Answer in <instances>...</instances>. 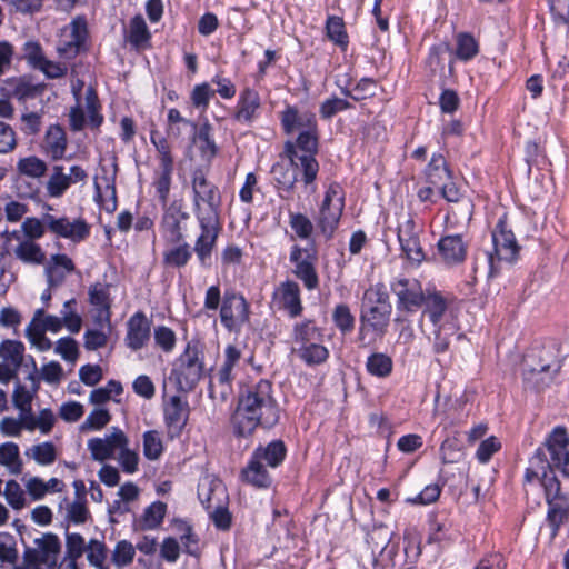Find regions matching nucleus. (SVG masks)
I'll list each match as a JSON object with an SVG mask.
<instances>
[{"mask_svg": "<svg viewBox=\"0 0 569 569\" xmlns=\"http://www.w3.org/2000/svg\"><path fill=\"white\" fill-rule=\"evenodd\" d=\"M192 210L199 223L193 251L202 267L211 264L212 251L221 231V196L218 187L209 181L201 169H196L191 177Z\"/></svg>", "mask_w": 569, "mask_h": 569, "instance_id": "obj_1", "label": "nucleus"}, {"mask_svg": "<svg viewBox=\"0 0 569 569\" xmlns=\"http://www.w3.org/2000/svg\"><path fill=\"white\" fill-rule=\"evenodd\" d=\"M279 419L280 408L273 395L272 383L267 379H260L241 392L230 422L236 437L248 438L258 427H274Z\"/></svg>", "mask_w": 569, "mask_h": 569, "instance_id": "obj_2", "label": "nucleus"}, {"mask_svg": "<svg viewBox=\"0 0 569 569\" xmlns=\"http://www.w3.org/2000/svg\"><path fill=\"white\" fill-rule=\"evenodd\" d=\"M539 482L548 505L547 522L555 538L561 526L569 531V487L562 483L550 469L542 448H537L525 472V486Z\"/></svg>", "mask_w": 569, "mask_h": 569, "instance_id": "obj_3", "label": "nucleus"}, {"mask_svg": "<svg viewBox=\"0 0 569 569\" xmlns=\"http://www.w3.org/2000/svg\"><path fill=\"white\" fill-rule=\"evenodd\" d=\"M427 320L431 326L428 335L429 341L436 353H443L449 349L450 340L459 330L458 310L453 302L438 290H432L427 296L422 308L420 323Z\"/></svg>", "mask_w": 569, "mask_h": 569, "instance_id": "obj_4", "label": "nucleus"}, {"mask_svg": "<svg viewBox=\"0 0 569 569\" xmlns=\"http://www.w3.org/2000/svg\"><path fill=\"white\" fill-rule=\"evenodd\" d=\"M492 249L486 250L475 257V271H479L480 260L482 258L483 268L487 269L489 278L495 277L500 269L501 262L515 263L520 253V246L507 220V214H502L491 231Z\"/></svg>", "mask_w": 569, "mask_h": 569, "instance_id": "obj_5", "label": "nucleus"}, {"mask_svg": "<svg viewBox=\"0 0 569 569\" xmlns=\"http://www.w3.org/2000/svg\"><path fill=\"white\" fill-rule=\"evenodd\" d=\"M319 146L318 127L299 132L296 140H288L283 144L282 154L296 166L301 172V181L310 189L316 191L315 181L319 172V163L316 159Z\"/></svg>", "mask_w": 569, "mask_h": 569, "instance_id": "obj_6", "label": "nucleus"}, {"mask_svg": "<svg viewBox=\"0 0 569 569\" xmlns=\"http://www.w3.org/2000/svg\"><path fill=\"white\" fill-rule=\"evenodd\" d=\"M83 81L72 82L71 91L76 99V106L70 109L69 121L73 131H81L87 124L98 129L103 122L101 104L97 91L92 87L86 89L84 99L81 98Z\"/></svg>", "mask_w": 569, "mask_h": 569, "instance_id": "obj_7", "label": "nucleus"}, {"mask_svg": "<svg viewBox=\"0 0 569 569\" xmlns=\"http://www.w3.org/2000/svg\"><path fill=\"white\" fill-rule=\"evenodd\" d=\"M345 208V193L339 183L332 182L325 191L316 224L319 232L329 240L333 237Z\"/></svg>", "mask_w": 569, "mask_h": 569, "instance_id": "obj_8", "label": "nucleus"}, {"mask_svg": "<svg viewBox=\"0 0 569 569\" xmlns=\"http://www.w3.org/2000/svg\"><path fill=\"white\" fill-rule=\"evenodd\" d=\"M391 291L397 298V309L408 313L423 308L427 296L431 290H423L422 284L415 278L399 277L391 281Z\"/></svg>", "mask_w": 569, "mask_h": 569, "instance_id": "obj_9", "label": "nucleus"}, {"mask_svg": "<svg viewBox=\"0 0 569 569\" xmlns=\"http://www.w3.org/2000/svg\"><path fill=\"white\" fill-rule=\"evenodd\" d=\"M221 325L229 332H239L249 321L250 306L244 297L234 291H226L219 310Z\"/></svg>", "mask_w": 569, "mask_h": 569, "instance_id": "obj_10", "label": "nucleus"}, {"mask_svg": "<svg viewBox=\"0 0 569 569\" xmlns=\"http://www.w3.org/2000/svg\"><path fill=\"white\" fill-rule=\"evenodd\" d=\"M392 309L361 308L358 339L362 346H368L387 333Z\"/></svg>", "mask_w": 569, "mask_h": 569, "instance_id": "obj_11", "label": "nucleus"}, {"mask_svg": "<svg viewBox=\"0 0 569 569\" xmlns=\"http://www.w3.org/2000/svg\"><path fill=\"white\" fill-rule=\"evenodd\" d=\"M88 38L87 21L78 17L60 29L57 51L61 58L72 59L86 49Z\"/></svg>", "mask_w": 569, "mask_h": 569, "instance_id": "obj_12", "label": "nucleus"}, {"mask_svg": "<svg viewBox=\"0 0 569 569\" xmlns=\"http://www.w3.org/2000/svg\"><path fill=\"white\" fill-rule=\"evenodd\" d=\"M43 221L52 234L76 244L87 240L91 232L90 224L82 217L71 220L67 216L56 217L47 213L43 216Z\"/></svg>", "mask_w": 569, "mask_h": 569, "instance_id": "obj_13", "label": "nucleus"}, {"mask_svg": "<svg viewBox=\"0 0 569 569\" xmlns=\"http://www.w3.org/2000/svg\"><path fill=\"white\" fill-rule=\"evenodd\" d=\"M178 361L177 372L180 386L188 389L193 388L201 379L204 370L203 353L198 343L188 342Z\"/></svg>", "mask_w": 569, "mask_h": 569, "instance_id": "obj_14", "label": "nucleus"}, {"mask_svg": "<svg viewBox=\"0 0 569 569\" xmlns=\"http://www.w3.org/2000/svg\"><path fill=\"white\" fill-rule=\"evenodd\" d=\"M290 262L295 266L293 274L300 279L308 290H315L319 286L316 271L317 252L313 248H302L293 244L290 249Z\"/></svg>", "mask_w": 569, "mask_h": 569, "instance_id": "obj_15", "label": "nucleus"}, {"mask_svg": "<svg viewBox=\"0 0 569 569\" xmlns=\"http://www.w3.org/2000/svg\"><path fill=\"white\" fill-rule=\"evenodd\" d=\"M127 443V435L118 427L104 437H94L88 440L87 448L96 461H107L116 458V453Z\"/></svg>", "mask_w": 569, "mask_h": 569, "instance_id": "obj_16", "label": "nucleus"}, {"mask_svg": "<svg viewBox=\"0 0 569 569\" xmlns=\"http://www.w3.org/2000/svg\"><path fill=\"white\" fill-rule=\"evenodd\" d=\"M541 448L545 453H549L550 458L547 461L550 469L557 468L561 471L565 463H569V435L565 427H555L547 436Z\"/></svg>", "mask_w": 569, "mask_h": 569, "instance_id": "obj_17", "label": "nucleus"}, {"mask_svg": "<svg viewBox=\"0 0 569 569\" xmlns=\"http://www.w3.org/2000/svg\"><path fill=\"white\" fill-rule=\"evenodd\" d=\"M61 543L53 533H44L34 540V548L26 552V557L46 569H53L57 566Z\"/></svg>", "mask_w": 569, "mask_h": 569, "instance_id": "obj_18", "label": "nucleus"}, {"mask_svg": "<svg viewBox=\"0 0 569 569\" xmlns=\"http://www.w3.org/2000/svg\"><path fill=\"white\" fill-rule=\"evenodd\" d=\"M31 361L32 371L27 376L28 383H22L20 380H17L12 392L13 406L21 412V415L31 412L32 401L40 388L37 365L33 359H31Z\"/></svg>", "mask_w": 569, "mask_h": 569, "instance_id": "obj_19", "label": "nucleus"}, {"mask_svg": "<svg viewBox=\"0 0 569 569\" xmlns=\"http://www.w3.org/2000/svg\"><path fill=\"white\" fill-rule=\"evenodd\" d=\"M261 98L257 90L244 88L238 98L233 119L246 126L252 124L260 116Z\"/></svg>", "mask_w": 569, "mask_h": 569, "instance_id": "obj_20", "label": "nucleus"}, {"mask_svg": "<svg viewBox=\"0 0 569 569\" xmlns=\"http://www.w3.org/2000/svg\"><path fill=\"white\" fill-rule=\"evenodd\" d=\"M94 201L104 211L112 213L117 210V190H116V173H109L102 170V173L96 176L94 181Z\"/></svg>", "mask_w": 569, "mask_h": 569, "instance_id": "obj_21", "label": "nucleus"}, {"mask_svg": "<svg viewBox=\"0 0 569 569\" xmlns=\"http://www.w3.org/2000/svg\"><path fill=\"white\" fill-rule=\"evenodd\" d=\"M438 253L447 266H458L466 260L468 244L461 234H446L438 241Z\"/></svg>", "mask_w": 569, "mask_h": 569, "instance_id": "obj_22", "label": "nucleus"}, {"mask_svg": "<svg viewBox=\"0 0 569 569\" xmlns=\"http://www.w3.org/2000/svg\"><path fill=\"white\" fill-rule=\"evenodd\" d=\"M280 122L284 133L292 134L296 131L318 127L316 114L309 110H299L295 106H287L280 113Z\"/></svg>", "mask_w": 569, "mask_h": 569, "instance_id": "obj_23", "label": "nucleus"}, {"mask_svg": "<svg viewBox=\"0 0 569 569\" xmlns=\"http://www.w3.org/2000/svg\"><path fill=\"white\" fill-rule=\"evenodd\" d=\"M273 301L280 309L287 311L291 318H296L302 312L300 298V288L297 282L287 280L281 282L273 292Z\"/></svg>", "mask_w": 569, "mask_h": 569, "instance_id": "obj_24", "label": "nucleus"}, {"mask_svg": "<svg viewBox=\"0 0 569 569\" xmlns=\"http://www.w3.org/2000/svg\"><path fill=\"white\" fill-rule=\"evenodd\" d=\"M150 339V321L138 311L127 322L126 345L133 351L142 349Z\"/></svg>", "mask_w": 569, "mask_h": 569, "instance_id": "obj_25", "label": "nucleus"}, {"mask_svg": "<svg viewBox=\"0 0 569 569\" xmlns=\"http://www.w3.org/2000/svg\"><path fill=\"white\" fill-rule=\"evenodd\" d=\"M198 497L201 505L210 510L218 503H226V488L221 480L207 475L200 479L198 485Z\"/></svg>", "mask_w": 569, "mask_h": 569, "instance_id": "obj_26", "label": "nucleus"}, {"mask_svg": "<svg viewBox=\"0 0 569 569\" xmlns=\"http://www.w3.org/2000/svg\"><path fill=\"white\" fill-rule=\"evenodd\" d=\"M188 420L187 405L178 396H172L164 406V423L168 435L173 438L181 433Z\"/></svg>", "mask_w": 569, "mask_h": 569, "instance_id": "obj_27", "label": "nucleus"}, {"mask_svg": "<svg viewBox=\"0 0 569 569\" xmlns=\"http://www.w3.org/2000/svg\"><path fill=\"white\" fill-rule=\"evenodd\" d=\"M11 237L18 241L13 249L14 257L26 264L41 266L46 262V252L31 239H22L19 231H13Z\"/></svg>", "mask_w": 569, "mask_h": 569, "instance_id": "obj_28", "label": "nucleus"}, {"mask_svg": "<svg viewBox=\"0 0 569 569\" xmlns=\"http://www.w3.org/2000/svg\"><path fill=\"white\" fill-rule=\"evenodd\" d=\"M242 352L234 345H228L223 351V363L217 371V373L210 380V392H213L214 383L218 382L221 386H229L234 376L232 373L233 368L239 363Z\"/></svg>", "mask_w": 569, "mask_h": 569, "instance_id": "obj_29", "label": "nucleus"}, {"mask_svg": "<svg viewBox=\"0 0 569 569\" xmlns=\"http://www.w3.org/2000/svg\"><path fill=\"white\" fill-rule=\"evenodd\" d=\"M89 302L97 309L94 322L97 325H108L110 319V299L108 286L96 282L88 290Z\"/></svg>", "mask_w": 569, "mask_h": 569, "instance_id": "obj_30", "label": "nucleus"}, {"mask_svg": "<svg viewBox=\"0 0 569 569\" xmlns=\"http://www.w3.org/2000/svg\"><path fill=\"white\" fill-rule=\"evenodd\" d=\"M168 241L171 246L163 251V264L177 269L186 267L192 257V249L184 241V237L179 241L170 236Z\"/></svg>", "mask_w": 569, "mask_h": 569, "instance_id": "obj_31", "label": "nucleus"}, {"mask_svg": "<svg viewBox=\"0 0 569 569\" xmlns=\"http://www.w3.org/2000/svg\"><path fill=\"white\" fill-rule=\"evenodd\" d=\"M531 357L537 359V362L529 369L530 373H557L561 368V360L559 349L556 345L543 347L537 355L532 353Z\"/></svg>", "mask_w": 569, "mask_h": 569, "instance_id": "obj_32", "label": "nucleus"}, {"mask_svg": "<svg viewBox=\"0 0 569 569\" xmlns=\"http://www.w3.org/2000/svg\"><path fill=\"white\" fill-rule=\"evenodd\" d=\"M124 39L136 50H144L150 47L151 32L141 14H137L130 20Z\"/></svg>", "mask_w": 569, "mask_h": 569, "instance_id": "obj_33", "label": "nucleus"}, {"mask_svg": "<svg viewBox=\"0 0 569 569\" xmlns=\"http://www.w3.org/2000/svg\"><path fill=\"white\" fill-rule=\"evenodd\" d=\"M296 171H299L296 166H291L290 161H278L271 167L272 179L280 192L291 193L295 189L298 177Z\"/></svg>", "mask_w": 569, "mask_h": 569, "instance_id": "obj_34", "label": "nucleus"}, {"mask_svg": "<svg viewBox=\"0 0 569 569\" xmlns=\"http://www.w3.org/2000/svg\"><path fill=\"white\" fill-rule=\"evenodd\" d=\"M189 218V213L183 210L180 201L172 202L166 210L163 216V226L169 236L174 240H182L183 233L181 230V222Z\"/></svg>", "mask_w": 569, "mask_h": 569, "instance_id": "obj_35", "label": "nucleus"}, {"mask_svg": "<svg viewBox=\"0 0 569 569\" xmlns=\"http://www.w3.org/2000/svg\"><path fill=\"white\" fill-rule=\"evenodd\" d=\"M174 164H158L153 172L152 186L156 189L160 203L164 207L168 202Z\"/></svg>", "mask_w": 569, "mask_h": 569, "instance_id": "obj_36", "label": "nucleus"}, {"mask_svg": "<svg viewBox=\"0 0 569 569\" xmlns=\"http://www.w3.org/2000/svg\"><path fill=\"white\" fill-rule=\"evenodd\" d=\"M192 141L204 161L209 162L216 157L218 148L211 137V127L209 123H204L199 128L197 127L196 131H192Z\"/></svg>", "mask_w": 569, "mask_h": 569, "instance_id": "obj_37", "label": "nucleus"}, {"mask_svg": "<svg viewBox=\"0 0 569 569\" xmlns=\"http://www.w3.org/2000/svg\"><path fill=\"white\" fill-rule=\"evenodd\" d=\"M425 176L430 184L438 187L445 181L451 180L452 172L445 157L441 153H435L425 169Z\"/></svg>", "mask_w": 569, "mask_h": 569, "instance_id": "obj_38", "label": "nucleus"}, {"mask_svg": "<svg viewBox=\"0 0 569 569\" xmlns=\"http://www.w3.org/2000/svg\"><path fill=\"white\" fill-rule=\"evenodd\" d=\"M361 308H382L392 309L389 292L383 283L371 284L365 292L361 301Z\"/></svg>", "mask_w": 569, "mask_h": 569, "instance_id": "obj_39", "label": "nucleus"}, {"mask_svg": "<svg viewBox=\"0 0 569 569\" xmlns=\"http://www.w3.org/2000/svg\"><path fill=\"white\" fill-rule=\"evenodd\" d=\"M59 268H62L66 272H72L74 270V263L67 254L58 253L51 257L50 263L46 268L47 281L50 286H56L63 281L64 273H59Z\"/></svg>", "mask_w": 569, "mask_h": 569, "instance_id": "obj_40", "label": "nucleus"}, {"mask_svg": "<svg viewBox=\"0 0 569 569\" xmlns=\"http://www.w3.org/2000/svg\"><path fill=\"white\" fill-rule=\"evenodd\" d=\"M286 452L284 443L281 440H274L267 447L257 448L252 456L259 461H264L268 466L276 468L283 461Z\"/></svg>", "mask_w": 569, "mask_h": 569, "instance_id": "obj_41", "label": "nucleus"}, {"mask_svg": "<svg viewBox=\"0 0 569 569\" xmlns=\"http://www.w3.org/2000/svg\"><path fill=\"white\" fill-rule=\"evenodd\" d=\"M243 479L258 488H268L271 483L270 476L263 463L252 456L246 469L242 471Z\"/></svg>", "mask_w": 569, "mask_h": 569, "instance_id": "obj_42", "label": "nucleus"}, {"mask_svg": "<svg viewBox=\"0 0 569 569\" xmlns=\"http://www.w3.org/2000/svg\"><path fill=\"white\" fill-rule=\"evenodd\" d=\"M24 455L40 466H50L57 460L58 450L51 441H43L29 447Z\"/></svg>", "mask_w": 569, "mask_h": 569, "instance_id": "obj_43", "label": "nucleus"}, {"mask_svg": "<svg viewBox=\"0 0 569 569\" xmlns=\"http://www.w3.org/2000/svg\"><path fill=\"white\" fill-rule=\"evenodd\" d=\"M167 513V505L162 501H154L148 506L141 518L139 519V527L142 530H154L163 521Z\"/></svg>", "mask_w": 569, "mask_h": 569, "instance_id": "obj_44", "label": "nucleus"}, {"mask_svg": "<svg viewBox=\"0 0 569 569\" xmlns=\"http://www.w3.org/2000/svg\"><path fill=\"white\" fill-rule=\"evenodd\" d=\"M0 465L4 466L10 473L19 475L22 471L19 446L14 442L0 445Z\"/></svg>", "mask_w": 569, "mask_h": 569, "instance_id": "obj_45", "label": "nucleus"}, {"mask_svg": "<svg viewBox=\"0 0 569 569\" xmlns=\"http://www.w3.org/2000/svg\"><path fill=\"white\" fill-rule=\"evenodd\" d=\"M319 329L315 326L312 320H305L297 322L293 326L292 339L293 343L298 347H302L315 341H320Z\"/></svg>", "mask_w": 569, "mask_h": 569, "instance_id": "obj_46", "label": "nucleus"}, {"mask_svg": "<svg viewBox=\"0 0 569 569\" xmlns=\"http://www.w3.org/2000/svg\"><path fill=\"white\" fill-rule=\"evenodd\" d=\"M70 186V181L67 173H64L63 167L54 166L46 184L48 196L50 198H61Z\"/></svg>", "mask_w": 569, "mask_h": 569, "instance_id": "obj_47", "label": "nucleus"}, {"mask_svg": "<svg viewBox=\"0 0 569 569\" xmlns=\"http://www.w3.org/2000/svg\"><path fill=\"white\" fill-rule=\"evenodd\" d=\"M392 359L382 352H375L367 358V371L377 378H387L392 372Z\"/></svg>", "mask_w": 569, "mask_h": 569, "instance_id": "obj_48", "label": "nucleus"}, {"mask_svg": "<svg viewBox=\"0 0 569 569\" xmlns=\"http://www.w3.org/2000/svg\"><path fill=\"white\" fill-rule=\"evenodd\" d=\"M24 346L18 340L6 339L0 343V358L18 368L23 361Z\"/></svg>", "mask_w": 569, "mask_h": 569, "instance_id": "obj_49", "label": "nucleus"}, {"mask_svg": "<svg viewBox=\"0 0 569 569\" xmlns=\"http://www.w3.org/2000/svg\"><path fill=\"white\" fill-rule=\"evenodd\" d=\"M167 120L168 134L173 138H180L186 129H190L191 132L197 129V124L182 117L181 112L176 108L168 110Z\"/></svg>", "mask_w": 569, "mask_h": 569, "instance_id": "obj_50", "label": "nucleus"}, {"mask_svg": "<svg viewBox=\"0 0 569 569\" xmlns=\"http://www.w3.org/2000/svg\"><path fill=\"white\" fill-rule=\"evenodd\" d=\"M297 352L300 359L309 366L322 363L329 357L328 349L319 343V341L297 347Z\"/></svg>", "mask_w": 569, "mask_h": 569, "instance_id": "obj_51", "label": "nucleus"}, {"mask_svg": "<svg viewBox=\"0 0 569 569\" xmlns=\"http://www.w3.org/2000/svg\"><path fill=\"white\" fill-rule=\"evenodd\" d=\"M77 300L74 298H71L67 300L62 309L60 311V319L63 323V326L71 332V333H78L81 330L82 327V318L77 312L76 309Z\"/></svg>", "mask_w": 569, "mask_h": 569, "instance_id": "obj_52", "label": "nucleus"}, {"mask_svg": "<svg viewBox=\"0 0 569 569\" xmlns=\"http://www.w3.org/2000/svg\"><path fill=\"white\" fill-rule=\"evenodd\" d=\"M326 31L328 38L346 50L349 43L348 34L346 32L343 20L340 17L331 16L327 19Z\"/></svg>", "mask_w": 569, "mask_h": 569, "instance_id": "obj_53", "label": "nucleus"}, {"mask_svg": "<svg viewBox=\"0 0 569 569\" xmlns=\"http://www.w3.org/2000/svg\"><path fill=\"white\" fill-rule=\"evenodd\" d=\"M29 325L38 329L40 328L44 332L50 331L53 333L59 332L64 327L60 317L47 315L43 308L34 311Z\"/></svg>", "mask_w": 569, "mask_h": 569, "instance_id": "obj_54", "label": "nucleus"}, {"mask_svg": "<svg viewBox=\"0 0 569 569\" xmlns=\"http://www.w3.org/2000/svg\"><path fill=\"white\" fill-rule=\"evenodd\" d=\"M57 421V418L53 413V411L49 408L41 409L39 413L36 417H30L26 420L24 427L28 430H34L38 428L41 433L48 435L54 423Z\"/></svg>", "mask_w": 569, "mask_h": 569, "instance_id": "obj_55", "label": "nucleus"}, {"mask_svg": "<svg viewBox=\"0 0 569 569\" xmlns=\"http://www.w3.org/2000/svg\"><path fill=\"white\" fill-rule=\"evenodd\" d=\"M143 456L151 461L158 460L163 452V442L157 430H148L142 436Z\"/></svg>", "mask_w": 569, "mask_h": 569, "instance_id": "obj_56", "label": "nucleus"}, {"mask_svg": "<svg viewBox=\"0 0 569 569\" xmlns=\"http://www.w3.org/2000/svg\"><path fill=\"white\" fill-rule=\"evenodd\" d=\"M289 226L299 239L308 240L313 233L315 226L305 213L289 212Z\"/></svg>", "mask_w": 569, "mask_h": 569, "instance_id": "obj_57", "label": "nucleus"}, {"mask_svg": "<svg viewBox=\"0 0 569 569\" xmlns=\"http://www.w3.org/2000/svg\"><path fill=\"white\" fill-rule=\"evenodd\" d=\"M3 496L13 510H21L27 506V497L18 481L11 479L6 482Z\"/></svg>", "mask_w": 569, "mask_h": 569, "instance_id": "obj_58", "label": "nucleus"}, {"mask_svg": "<svg viewBox=\"0 0 569 569\" xmlns=\"http://www.w3.org/2000/svg\"><path fill=\"white\" fill-rule=\"evenodd\" d=\"M111 420L110 412L104 409L97 407L93 409L86 420L81 423L80 430L82 432L98 431L104 428Z\"/></svg>", "mask_w": 569, "mask_h": 569, "instance_id": "obj_59", "label": "nucleus"}, {"mask_svg": "<svg viewBox=\"0 0 569 569\" xmlns=\"http://www.w3.org/2000/svg\"><path fill=\"white\" fill-rule=\"evenodd\" d=\"M456 57L461 61H469L479 52L476 39L469 33H459L457 36Z\"/></svg>", "mask_w": 569, "mask_h": 569, "instance_id": "obj_60", "label": "nucleus"}, {"mask_svg": "<svg viewBox=\"0 0 569 569\" xmlns=\"http://www.w3.org/2000/svg\"><path fill=\"white\" fill-rule=\"evenodd\" d=\"M98 329H89L84 332V347L88 350L103 348L108 342V336L111 329L110 321L108 325H98Z\"/></svg>", "mask_w": 569, "mask_h": 569, "instance_id": "obj_61", "label": "nucleus"}, {"mask_svg": "<svg viewBox=\"0 0 569 569\" xmlns=\"http://www.w3.org/2000/svg\"><path fill=\"white\" fill-rule=\"evenodd\" d=\"M393 532L385 526L375 527L367 536V542L371 546L372 552L382 553L389 546Z\"/></svg>", "mask_w": 569, "mask_h": 569, "instance_id": "obj_62", "label": "nucleus"}, {"mask_svg": "<svg viewBox=\"0 0 569 569\" xmlns=\"http://www.w3.org/2000/svg\"><path fill=\"white\" fill-rule=\"evenodd\" d=\"M332 320L336 327L343 335L351 332L355 328V316L351 313L350 308L345 303H340L335 307Z\"/></svg>", "mask_w": 569, "mask_h": 569, "instance_id": "obj_63", "label": "nucleus"}, {"mask_svg": "<svg viewBox=\"0 0 569 569\" xmlns=\"http://www.w3.org/2000/svg\"><path fill=\"white\" fill-rule=\"evenodd\" d=\"M86 555L89 563L97 569H107L104 561L107 559L106 545L97 539H91L87 545Z\"/></svg>", "mask_w": 569, "mask_h": 569, "instance_id": "obj_64", "label": "nucleus"}]
</instances>
